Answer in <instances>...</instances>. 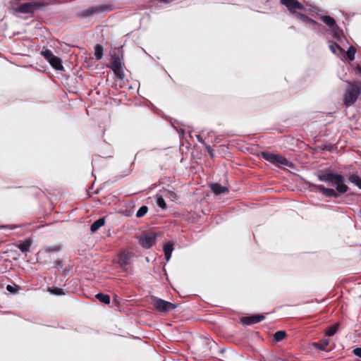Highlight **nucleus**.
I'll use <instances>...</instances> for the list:
<instances>
[{
	"label": "nucleus",
	"instance_id": "f257e3e1",
	"mask_svg": "<svg viewBox=\"0 0 361 361\" xmlns=\"http://www.w3.org/2000/svg\"><path fill=\"white\" fill-rule=\"evenodd\" d=\"M317 177L321 181L336 185V190H334L332 188H326L322 185H310L311 187L314 188L315 191L322 192L326 197L337 198L338 194H344L347 192L349 189L348 186L345 184V177L341 174L331 171H321Z\"/></svg>",
	"mask_w": 361,
	"mask_h": 361
},
{
	"label": "nucleus",
	"instance_id": "39448f33",
	"mask_svg": "<svg viewBox=\"0 0 361 361\" xmlns=\"http://www.w3.org/2000/svg\"><path fill=\"white\" fill-rule=\"evenodd\" d=\"M153 305L160 312L167 313L177 307V305L159 298H154Z\"/></svg>",
	"mask_w": 361,
	"mask_h": 361
},
{
	"label": "nucleus",
	"instance_id": "cd10ccee",
	"mask_svg": "<svg viewBox=\"0 0 361 361\" xmlns=\"http://www.w3.org/2000/svg\"><path fill=\"white\" fill-rule=\"evenodd\" d=\"M356 53V49L354 47L350 46L348 51H346V56L348 60L353 61L355 59V54Z\"/></svg>",
	"mask_w": 361,
	"mask_h": 361
},
{
	"label": "nucleus",
	"instance_id": "0eeeda50",
	"mask_svg": "<svg viewBox=\"0 0 361 361\" xmlns=\"http://www.w3.org/2000/svg\"><path fill=\"white\" fill-rule=\"evenodd\" d=\"M280 3L286 7L287 10L291 15L297 11L306 10L304 5L298 0H280Z\"/></svg>",
	"mask_w": 361,
	"mask_h": 361
},
{
	"label": "nucleus",
	"instance_id": "e433bc0d",
	"mask_svg": "<svg viewBox=\"0 0 361 361\" xmlns=\"http://www.w3.org/2000/svg\"><path fill=\"white\" fill-rule=\"evenodd\" d=\"M353 352L354 355L361 358V348H356Z\"/></svg>",
	"mask_w": 361,
	"mask_h": 361
},
{
	"label": "nucleus",
	"instance_id": "9d476101",
	"mask_svg": "<svg viewBox=\"0 0 361 361\" xmlns=\"http://www.w3.org/2000/svg\"><path fill=\"white\" fill-rule=\"evenodd\" d=\"M38 5L34 2L23 3L18 6L16 11L20 13H32Z\"/></svg>",
	"mask_w": 361,
	"mask_h": 361
},
{
	"label": "nucleus",
	"instance_id": "72a5a7b5",
	"mask_svg": "<svg viewBox=\"0 0 361 361\" xmlns=\"http://www.w3.org/2000/svg\"><path fill=\"white\" fill-rule=\"evenodd\" d=\"M54 268L60 269H62L63 267V262L61 259H56L54 262Z\"/></svg>",
	"mask_w": 361,
	"mask_h": 361
},
{
	"label": "nucleus",
	"instance_id": "393cba45",
	"mask_svg": "<svg viewBox=\"0 0 361 361\" xmlns=\"http://www.w3.org/2000/svg\"><path fill=\"white\" fill-rule=\"evenodd\" d=\"M338 329V324L327 327L325 330L326 335L328 336H334Z\"/></svg>",
	"mask_w": 361,
	"mask_h": 361
},
{
	"label": "nucleus",
	"instance_id": "4c0bfd02",
	"mask_svg": "<svg viewBox=\"0 0 361 361\" xmlns=\"http://www.w3.org/2000/svg\"><path fill=\"white\" fill-rule=\"evenodd\" d=\"M168 194H169V197H176V194L174 192L169 191Z\"/></svg>",
	"mask_w": 361,
	"mask_h": 361
},
{
	"label": "nucleus",
	"instance_id": "473e14b6",
	"mask_svg": "<svg viewBox=\"0 0 361 361\" xmlns=\"http://www.w3.org/2000/svg\"><path fill=\"white\" fill-rule=\"evenodd\" d=\"M329 48L334 53H336V49H338L340 51H344V49H342L340 45H338L337 43L334 42H331Z\"/></svg>",
	"mask_w": 361,
	"mask_h": 361
},
{
	"label": "nucleus",
	"instance_id": "7c9ffc66",
	"mask_svg": "<svg viewBox=\"0 0 361 361\" xmlns=\"http://www.w3.org/2000/svg\"><path fill=\"white\" fill-rule=\"evenodd\" d=\"M221 353H226L228 355H230V356H224V358H226V359H228V358L235 359L237 357V355H238L235 352H233L231 350H226V349L225 350H221Z\"/></svg>",
	"mask_w": 361,
	"mask_h": 361
},
{
	"label": "nucleus",
	"instance_id": "412c9836",
	"mask_svg": "<svg viewBox=\"0 0 361 361\" xmlns=\"http://www.w3.org/2000/svg\"><path fill=\"white\" fill-rule=\"evenodd\" d=\"M331 32L333 35V37L338 40H339L343 36L342 30H341L338 25L331 28Z\"/></svg>",
	"mask_w": 361,
	"mask_h": 361
},
{
	"label": "nucleus",
	"instance_id": "bb28decb",
	"mask_svg": "<svg viewBox=\"0 0 361 361\" xmlns=\"http://www.w3.org/2000/svg\"><path fill=\"white\" fill-rule=\"evenodd\" d=\"M61 250V247L59 245H54L51 246H47L45 247L44 251L47 253H52V252H59Z\"/></svg>",
	"mask_w": 361,
	"mask_h": 361
},
{
	"label": "nucleus",
	"instance_id": "1a4fd4ad",
	"mask_svg": "<svg viewBox=\"0 0 361 361\" xmlns=\"http://www.w3.org/2000/svg\"><path fill=\"white\" fill-rule=\"evenodd\" d=\"M155 243L156 235L154 234L147 233L139 239L140 245L145 249H149L155 244Z\"/></svg>",
	"mask_w": 361,
	"mask_h": 361
},
{
	"label": "nucleus",
	"instance_id": "2f4dec72",
	"mask_svg": "<svg viewBox=\"0 0 361 361\" xmlns=\"http://www.w3.org/2000/svg\"><path fill=\"white\" fill-rule=\"evenodd\" d=\"M157 204L163 209H165L166 208V203L161 196L157 197Z\"/></svg>",
	"mask_w": 361,
	"mask_h": 361
},
{
	"label": "nucleus",
	"instance_id": "ea45409f",
	"mask_svg": "<svg viewBox=\"0 0 361 361\" xmlns=\"http://www.w3.org/2000/svg\"><path fill=\"white\" fill-rule=\"evenodd\" d=\"M162 2H164V3H168L171 0H160Z\"/></svg>",
	"mask_w": 361,
	"mask_h": 361
},
{
	"label": "nucleus",
	"instance_id": "dca6fc26",
	"mask_svg": "<svg viewBox=\"0 0 361 361\" xmlns=\"http://www.w3.org/2000/svg\"><path fill=\"white\" fill-rule=\"evenodd\" d=\"M105 224V217H101L96 220L90 226V231L92 232H96Z\"/></svg>",
	"mask_w": 361,
	"mask_h": 361
},
{
	"label": "nucleus",
	"instance_id": "4be33fe9",
	"mask_svg": "<svg viewBox=\"0 0 361 361\" xmlns=\"http://www.w3.org/2000/svg\"><path fill=\"white\" fill-rule=\"evenodd\" d=\"M95 298L102 303L106 305H109L110 303V296L107 294L99 293L95 295Z\"/></svg>",
	"mask_w": 361,
	"mask_h": 361
},
{
	"label": "nucleus",
	"instance_id": "f3484780",
	"mask_svg": "<svg viewBox=\"0 0 361 361\" xmlns=\"http://www.w3.org/2000/svg\"><path fill=\"white\" fill-rule=\"evenodd\" d=\"M173 250V244L171 242H168L164 245V252L166 260H169L171 258Z\"/></svg>",
	"mask_w": 361,
	"mask_h": 361
},
{
	"label": "nucleus",
	"instance_id": "9b49d317",
	"mask_svg": "<svg viewBox=\"0 0 361 361\" xmlns=\"http://www.w3.org/2000/svg\"><path fill=\"white\" fill-rule=\"evenodd\" d=\"M265 317L262 314H255L249 317H244L241 319L243 324L246 325H252L262 321Z\"/></svg>",
	"mask_w": 361,
	"mask_h": 361
},
{
	"label": "nucleus",
	"instance_id": "c756f323",
	"mask_svg": "<svg viewBox=\"0 0 361 361\" xmlns=\"http://www.w3.org/2000/svg\"><path fill=\"white\" fill-rule=\"evenodd\" d=\"M41 54L44 57V59L46 60H47L48 61H49L52 57L54 56V54L52 53V51L49 49H46L45 51H41Z\"/></svg>",
	"mask_w": 361,
	"mask_h": 361
},
{
	"label": "nucleus",
	"instance_id": "c9c22d12",
	"mask_svg": "<svg viewBox=\"0 0 361 361\" xmlns=\"http://www.w3.org/2000/svg\"><path fill=\"white\" fill-rule=\"evenodd\" d=\"M6 290L11 293H16L17 292V289L11 285H7Z\"/></svg>",
	"mask_w": 361,
	"mask_h": 361
},
{
	"label": "nucleus",
	"instance_id": "a878e982",
	"mask_svg": "<svg viewBox=\"0 0 361 361\" xmlns=\"http://www.w3.org/2000/svg\"><path fill=\"white\" fill-rule=\"evenodd\" d=\"M287 334L285 331H278L274 334V340L276 342H279L286 337Z\"/></svg>",
	"mask_w": 361,
	"mask_h": 361
},
{
	"label": "nucleus",
	"instance_id": "2eb2a0df",
	"mask_svg": "<svg viewBox=\"0 0 361 361\" xmlns=\"http://www.w3.org/2000/svg\"><path fill=\"white\" fill-rule=\"evenodd\" d=\"M212 191L216 195H220L221 193H226L228 192L227 187L222 186L218 183H214L211 185Z\"/></svg>",
	"mask_w": 361,
	"mask_h": 361
},
{
	"label": "nucleus",
	"instance_id": "a211bd4d",
	"mask_svg": "<svg viewBox=\"0 0 361 361\" xmlns=\"http://www.w3.org/2000/svg\"><path fill=\"white\" fill-rule=\"evenodd\" d=\"M321 19L330 28H332L337 25L335 19L329 16H323L321 17Z\"/></svg>",
	"mask_w": 361,
	"mask_h": 361
},
{
	"label": "nucleus",
	"instance_id": "6e6552de",
	"mask_svg": "<svg viewBox=\"0 0 361 361\" xmlns=\"http://www.w3.org/2000/svg\"><path fill=\"white\" fill-rule=\"evenodd\" d=\"M133 256V252L127 250L122 251L119 253L118 256V264L124 271H128V265L130 264Z\"/></svg>",
	"mask_w": 361,
	"mask_h": 361
},
{
	"label": "nucleus",
	"instance_id": "7ed1b4c3",
	"mask_svg": "<svg viewBox=\"0 0 361 361\" xmlns=\"http://www.w3.org/2000/svg\"><path fill=\"white\" fill-rule=\"evenodd\" d=\"M348 86L343 97L344 104L347 106L353 105L361 92L360 81H348Z\"/></svg>",
	"mask_w": 361,
	"mask_h": 361
},
{
	"label": "nucleus",
	"instance_id": "5701e85b",
	"mask_svg": "<svg viewBox=\"0 0 361 361\" xmlns=\"http://www.w3.org/2000/svg\"><path fill=\"white\" fill-rule=\"evenodd\" d=\"M313 345L319 350H326V347L329 345V340L328 339L321 340L319 342L314 343Z\"/></svg>",
	"mask_w": 361,
	"mask_h": 361
},
{
	"label": "nucleus",
	"instance_id": "f704fd0d",
	"mask_svg": "<svg viewBox=\"0 0 361 361\" xmlns=\"http://www.w3.org/2000/svg\"><path fill=\"white\" fill-rule=\"evenodd\" d=\"M354 71H355V73L356 75H357L359 76H361V66L356 65L354 67Z\"/></svg>",
	"mask_w": 361,
	"mask_h": 361
},
{
	"label": "nucleus",
	"instance_id": "f8f14e48",
	"mask_svg": "<svg viewBox=\"0 0 361 361\" xmlns=\"http://www.w3.org/2000/svg\"><path fill=\"white\" fill-rule=\"evenodd\" d=\"M292 16H295L297 19L300 20V21L310 24V25H317V23L313 20L312 18H310L307 15L302 13L299 11H295L292 14Z\"/></svg>",
	"mask_w": 361,
	"mask_h": 361
},
{
	"label": "nucleus",
	"instance_id": "6ab92c4d",
	"mask_svg": "<svg viewBox=\"0 0 361 361\" xmlns=\"http://www.w3.org/2000/svg\"><path fill=\"white\" fill-rule=\"evenodd\" d=\"M94 58L96 60H100L103 56L104 49L101 44H96L94 47Z\"/></svg>",
	"mask_w": 361,
	"mask_h": 361
},
{
	"label": "nucleus",
	"instance_id": "423d86ee",
	"mask_svg": "<svg viewBox=\"0 0 361 361\" xmlns=\"http://www.w3.org/2000/svg\"><path fill=\"white\" fill-rule=\"evenodd\" d=\"M123 57L119 55L111 56L110 68L114 71L115 75L119 78H124V72L123 71Z\"/></svg>",
	"mask_w": 361,
	"mask_h": 361
},
{
	"label": "nucleus",
	"instance_id": "4468645a",
	"mask_svg": "<svg viewBox=\"0 0 361 361\" xmlns=\"http://www.w3.org/2000/svg\"><path fill=\"white\" fill-rule=\"evenodd\" d=\"M48 62L50 63V65H51V66L54 69H56V70H57V71H61V70H63V65H62V61H61V59L59 57H58V56H55V55H54V57H52V59H51L49 61H48Z\"/></svg>",
	"mask_w": 361,
	"mask_h": 361
},
{
	"label": "nucleus",
	"instance_id": "20e7f679",
	"mask_svg": "<svg viewBox=\"0 0 361 361\" xmlns=\"http://www.w3.org/2000/svg\"><path fill=\"white\" fill-rule=\"evenodd\" d=\"M262 157L263 159H264L266 161H269L270 163L274 164L275 166L278 167L281 166H288V167H293V164L288 161L286 158L283 157V156L279 155V154H274L272 153H269L267 152H262Z\"/></svg>",
	"mask_w": 361,
	"mask_h": 361
},
{
	"label": "nucleus",
	"instance_id": "ddd939ff",
	"mask_svg": "<svg viewBox=\"0 0 361 361\" xmlns=\"http://www.w3.org/2000/svg\"><path fill=\"white\" fill-rule=\"evenodd\" d=\"M32 243L31 238H28L25 239L23 241L16 245V246L22 252H27L29 251Z\"/></svg>",
	"mask_w": 361,
	"mask_h": 361
},
{
	"label": "nucleus",
	"instance_id": "aec40b11",
	"mask_svg": "<svg viewBox=\"0 0 361 361\" xmlns=\"http://www.w3.org/2000/svg\"><path fill=\"white\" fill-rule=\"evenodd\" d=\"M47 291L49 292L52 295H65V292L63 289L55 286L47 287Z\"/></svg>",
	"mask_w": 361,
	"mask_h": 361
},
{
	"label": "nucleus",
	"instance_id": "c85d7f7f",
	"mask_svg": "<svg viewBox=\"0 0 361 361\" xmlns=\"http://www.w3.org/2000/svg\"><path fill=\"white\" fill-rule=\"evenodd\" d=\"M147 211H148V207L145 205H142L137 210V212L136 213V216L137 218H141L147 214Z\"/></svg>",
	"mask_w": 361,
	"mask_h": 361
},
{
	"label": "nucleus",
	"instance_id": "b1692460",
	"mask_svg": "<svg viewBox=\"0 0 361 361\" xmlns=\"http://www.w3.org/2000/svg\"><path fill=\"white\" fill-rule=\"evenodd\" d=\"M349 180L361 189V178L357 174H352L349 177Z\"/></svg>",
	"mask_w": 361,
	"mask_h": 361
},
{
	"label": "nucleus",
	"instance_id": "58836bf2",
	"mask_svg": "<svg viewBox=\"0 0 361 361\" xmlns=\"http://www.w3.org/2000/svg\"><path fill=\"white\" fill-rule=\"evenodd\" d=\"M208 152L211 157H214L213 152H212V150L210 149H208Z\"/></svg>",
	"mask_w": 361,
	"mask_h": 361
},
{
	"label": "nucleus",
	"instance_id": "f03ea898",
	"mask_svg": "<svg viewBox=\"0 0 361 361\" xmlns=\"http://www.w3.org/2000/svg\"><path fill=\"white\" fill-rule=\"evenodd\" d=\"M112 10L111 4H99L89 6L86 9L78 11L75 13L76 18L79 20H90L94 15H99L106 11Z\"/></svg>",
	"mask_w": 361,
	"mask_h": 361
}]
</instances>
